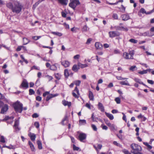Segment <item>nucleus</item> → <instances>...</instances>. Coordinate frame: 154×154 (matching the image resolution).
Instances as JSON below:
<instances>
[{
    "instance_id": "a878e982",
    "label": "nucleus",
    "mask_w": 154,
    "mask_h": 154,
    "mask_svg": "<svg viewBox=\"0 0 154 154\" xmlns=\"http://www.w3.org/2000/svg\"><path fill=\"white\" fill-rule=\"evenodd\" d=\"M119 83L120 84L122 85L130 86L129 83L127 80H125V81L120 82Z\"/></svg>"
},
{
    "instance_id": "aec40b11",
    "label": "nucleus",
    "mask_w": 154,
    "mask_h": 154,
    "mask_svg": "<svg viewBox=\"0 0 154 154\" xmlns=\"http://www.w3.org/2000/svg\"><path fill=\"white\" fill-rule=\"evenodd\" d=\"M78 65L79 67V68H83L88 66V65L87 64H82L80 62H79L78 63Z\"/></svg>"
},
{
    "instance_id": "f8f14e48",
    "label": "nucleus",
    "mask_w": 154,
    "mask_h": 154,
    "mask_svg": "<svg viewBox=\"0 0 154 154\" xmlns=\"http://www.w3.org/2000/svg\"><path fill=\"white\" fill-rule=\"evenodd\" d=\"M61 64L63 66L65 67H69L70 64V62L66 60H63L61 61Z\"/></svg>"
},
{
    "instance_id": "4c0bfd02",
    "label": "nucleus",
    "mask_w": 154,
    "mask_h": 154,
    "mask_svg": "<svg viewBox=\"0 0 154 154\" xmlns=\"http://www.w3.org/2000/svg\"><path fill=\"white\" fill-rule=\"evenodd\" d=\"M129 42L134 44L137 43V40L131 38L129 40Z\"/></svg>"
},
{
    "instance_id": "69168bd1",
    "label": "nucleus",
    "mask_w": 154,
    "mask_h": 154,
    "mask_svg": "<svg viewBox=\"0 0 154 154\" xmlns=\"http://www.w3.org/2000/svg\"><path fill=\"white\" fill-rule=\"evenodd\" d=\"M80 57V56L79 54H77L74 57V58L75 59H79Z\"/></svg>"
},
{
    "instance_id": "2eb2a0df",
    "label": "nucleus",
    "mask_w": 154,
    "mask_h": 154,
    "mask_svg": "<svg viewBox=\"0 0 154 154\" xmlns=\"http://www.w3.org/2000/svg\"><path fill=\"white\" fill-rule=\"evenodd\" d=\"M8 109V106L7 105H5L3 107L1 111V113H4Z\"/></svg>"
},
{
    "instance_id": "ddd939ff",
    "label": "nucleus",
    "mask_w": 154,
    "mask_h": 154,
    "mask_svg": "<svg viewBox=\"0 0 154 154\" xmlns=\"http://www.w3.org/2000/svg\"><path fill=\"white\" fill-rule=\"evenodd\" d=\"M28 135L32 141H35L36 137L35 134L34 133L29 132L28 134Z\"/></svg>"
},
{
    "instance_id": "7c9ffc66",
    "label": "nucleus",
    "mask_w": 154,
    "mask_h": 154,
    "mask_svg": "<svg viewBox=\"0 0 154 154\" xmlns=\"http://www.w3.org/2000/svg\"><path fill=\"white\" fill-rule=\"evenodd\" d=\"M30 42V41L28 40L27 38H23V45H26L29 43Z\"/></svg>"
},
{
    "instance_id": "423d86ee",
    "label": "nucleus",
    "mask_w": 154,
    "mask_h": 154,
    "mask_svg": "<svg viewBox=\"0 0 154 154\" xmlns=\"http://www.w3.org/2000/svg\"><path fill=\"white\" fill-rule=\"evenodd\" d=\"M29 87L28 83L27 81L24 79L22 81L21 85L20 86V88H23L24 89L27 88Z\"/></svg>"
},
{
    "instance_id": "a18cd8bd",
    "label": "nucleus",
    "mask_w": 154,
    "mask_h": 154,
    "mask_svg": "<svg viewBox=\"0 0 154 154\" xmlns=\"http://www.w3.org/2000/svg\"><path fill=\"white\" fill-rule=\"evenodd\" d=\"M115 100L117 104H119L120 103V99L119 97L116 98Z\"/></svg>"
},
{
    "instance_id": "9b49d317",
    "label": "nucleus",
    "mask_w": 154,
    "mask_h": 154,
    "mask_svg": "<svg viewBox=\"0 0 154 154\" xmlns=\"http://www.w3.org/2000/svg\"><path fill=\"white\" fill-rule=\"evenodd\" d=\"M86 137V136L85 134L83 133H81L79 135V138L81 141H82L83 140L85 139Z\"/></svg>"
},
{
    "instance_id": "6ab92c4d",
    "label": "nucleus",
    "mask_w": 154,
    "mask_h": 154,
    "mask_svg": "<svg viewBox=\"0 0 154 154\" xmlns=\"http://www.w3.org/2000/svg\"><path fill=\"white\" fill-rule=\"evenodd\" d=\"M62 103L64 106H68L69 107L71 106V102H68L65 100H63L62 101Z\"/></svg>"
},
{
    "instance_id": "338daca9",
    "label": "nucleus",
    "mask_w": 154,
    "mask_h": 154,
    "mask_svg": "<svg viewBox=\"0 0 154 154\" xmlns=\"http://www.w3.org/2000/svg\"><path fill=\"white\" fill-rule=\"evenodd\" d=\"M22 48V46H19L17 47L16 51H20L21 50Z\"/></svg>"
},
{
    "instance_id": "a19ab883",
    "label": "nucleus",
    "mask_w": 154,
    "mask_h": 154,
    "mask_svg": "<svg viewBox=\"0 0 154 154\" xmlns=\"http://www.w3.org/2000/svg\"><path fill=\"white\" fill-rule=\"evenodd\" d=\"M122 151L124 154H130V153L128 150L125 149H123Z\"/></svg>"
},
{
    "instance_id": "09e8293b",
    "label": "nucleus",
    "mask_w": 154,
    "mask_h": 154,
    "mask_svg": "<svg viewBox=\"0 0 154 154\" xmlns=\"http://www.w3.org/2000/svg\"><path fill=\"white\" fill-rule=\"evenodd\" d=\"M45 77L47 78L49 81H50L53 79V77L51 76H49V75H46Z\"/></svg>"
},
{
    "instance_id": "774afa93",
    "label": "nucleus",
    "mask_w": 154,
    "mask_h": 154,
    "mask_svg": "<svg viewBox=\"0 0 154 154\" xmlns=\"http://www.w3.org/2000/svg\"><path fill=\"white\" fill-rule=\"evenodd\" d=\"M49 94V92L48 91L45 92L43 94V97H45L47 95H48Z\"/></svg>"
},
{
    "instance_id": "393cba45",
    "label": "nucleus",
    "mask_w": 154,
    "mask_h": 154,
    "mask_svg": "<svg viewBox=\"0 0 154 154\" xmlns=\"http://www.w3.org/2000/svg\"><path fill=\"white\" fill-rule=\"evenodd\" d=\"M29 144L30 146L31 151H35V149L32 143L29 141Z\"/></svg>"
},
{
    "instance_id": "39448f33",
    "label": "nucleus",
    "mask_w": 154,
    "mask_h": 154,
    "mask_svg": "<svg viewBox=\"0 0 154 154\" xmlns=\"http://www.w3.org/2000/svg\"><path fill=\"white\" fill-rule=\"evenodd\" d=\"M70 3L69 4V6L74 9L76 6L80 4L79 0H70Z\"/></svg>"
},
{
    "instance_id": "4be33fe9",
    "label": "nucleus",
    "mask_w": 154,
    "mask_h": 154,
    "mask_svg": "<svg viewBox=\"0 0 154 154\" xmlns=\"http://www.w3.org/2000/svg\"><path fill=\"white\" fill-rule=\"evenodd\" d=\"M106 116L110 120H113L114 119V117L112 115L106 112H105Z\"/></svg>"
},
{
    "instance_id": "4468645a",
    "label": "nucleus",
    "mask_w": 154,
    "mask_h": 154,
    "mask_svg": "<svg viewBox=\"0 0 154 154\" xmlns=\"http://www.w3.org/2000/svg\"><path fill=\"white\" fill-rule=\"evenodd\" d=\"M122 20L124 21L130 19V17L128 14H123L121 16Z\"/></svg>"
},
{
    "instance_id": "72a5a7b5",
    "label": "nucleus",
    "mask_w": 154,
    "mask_h": 154,
    "mask_svg": "<svg viewBox=\"0 0 154 154\" xmlns=\"http://www.w3.org/2000/svg\"><path fill=\"white\" fill-rule=\"evenodd\" d=\"M52 33L54 35H55L59 36H60L62 35V34L58 32H52Z\"/></svg>"
},
{
    "instance_id": "b1692460",
    "label": "nucleus",
    "mask_w": 154,
    "mask_h": 154,
    "mask_svg": "<svg viewBox=\"0 0 154 154\" xmlns=\"http://www.w3.org/2000/svg\"><path fill=\"white\" fill-rule=\"evenodd\" d=\"M79 69V66L78 67L77 66L76 64L74 65L72 68V70L75 72H77Z\"/></svg>"
},
{
    "instance_id": "c756f323",
    "label": "nucleus",
    "mask_w": 154,
    "mask_h": 154,
    "mask_svg": "<svg viewBox=\"0 0 154 154\" xmlns=\"http://www.w3.org/2000/svg\"><path fill=\"white\" fill-rule=\"evenodd\" d=\"M56 95H54L53 94H50L49 96H48L46 98V101H48L52 97H54L55 96H56Z\"/></svg>"
},
{
    "instance_id": "4d7b16f0",
    "label": "nucleus",
    "mask_w": 154,
    "mask_h": 154,
    "mask_svg": "<svg viewBox=\"0 0 154 154\" xmlns=\"http://www.w3.org/2000/svg\"><path fill=\"white\" fill-rule=\"evenodd\" d=\"M113 144L115 145H116L118 146H121V145H120L119 143H118L116 141H114L113 142Z\"/></svg>"
},
{
    "instance_id": "13d9d810",
    "label": "nucleus",
    "mask_w": 154,
    "mask_h": 154,
    "mask_svg": "<svg viewBox=\"0 0 154 154\" xmlns=\"http://www.w3.org/2000/svg\"><path fill=\"white\" fill-rule=\"evenodd\" d=\"M136 67V66H132L130 68L129 70L132 71H134V70Z\"/></svg>"
},
{
    "instance_id": "e2e57ef3",
    "label": "nucleus",
    "mask_w": 154,
    "mask_h": 154,
    "mask_svg": "<svg viewBox=\"0 0 154 154\" xmlns=\"http://www.w3.org/2000/svg\"><path fill=\"white\" fill-rule=\"evenodd\" d=\"M116 30H121V26H115L114 27Z\"/></svg>"
},
{
    "instance_id": "dca6fc26",
    "label": "nucleus",
    "mask_w": 154,
    "mask_h": 154,
    "mask_svg": "<svg viewBox=\"0 0 154 154\" xmlns=\"http://www.w3.org/2000/svg\"><path fill=\"white\" fill-rule=\"evenodd\" d=\"M95 46L97 49H101L103 48L102 45L100 43L98 42H96Z\"/></svg>"
},
{
    "instance_id": "0eeeda50",
    "label": "nucleus",
    "mask_w": 154,
    "mask_h": 154,
    "mask_svg": "<svg viewBox=\"0 0 154 154\" xmlns=\"http://www.w3.org/2000/svg\"><path fill=\"white\" fill-rule=\"evenodd\" d=\"M72 94L73 97L76 98H78L80 95L79 91L77 87L75 88Z\"/></svg>"
},
{
    "instance_id": "3c124183",
    "label": "nucleus",
    "mask_w": 154,
    "mask_h": 154,
    "mask_svg": "<svg viewBox=\"0 0 154 154\" xmlns=\"http://www.w3.org/2000/svg\"><path fill=\"white\" fill-rule=\"evenodd\" d=\"M121 6L122 7L121 11L123 13L125 12V7L123 5H122Z\"/></svg>"
},
{
    "instance_id": "58836bf2",
    "label": "nucleus",
    "mask_w": 154,
    "mask_h": 154,
    "mask_svg": "<svg viewBox=\"0 0 154 154\" xmlns=\"http://www.w3.org/2000/svg\"><path fill=\"white\" fill-rule=\"evenodd\" d=\"M134 80L137 83H138L140 84H142L143 85H144L143 83L142 82H141V80L138 78H136L134 79Z\"/></svg>"
},
{
    "instance_id": "a211bd4d",
    "label": "nucleus",
    "mask_w": 154,
    "mask_h": 154,
    "mask_svg": "<svg viewBox=\"0 0 154 154\" xmlns=\"http://www.w3.org/2000/svg\"><path fill=\"white\" fill-rule=\"evenodd\" d=\"M68 122V117L67 116H65L61 122L62 124L63 125H66Z\"/></svg>"
},
{
    "instance_id": "473e14b6",
    "label": "nucleus",
    "mask_w": 154,
    "mask_h": 154,
    "mask_svg": "<svg viewBox=\"0 0 154 154\" xmlns=\"http://www.w3.org/2000/svg\"><path fill=\"white\" fill-rule=\"evenodd\" d=\"M0 142L2 143H5V140L4 137L3 136H1L0 138Z\"/></svg>"
},
{
    "instance_id": "bb28decb",
    "label": "nucleus",
    "mask_w": 154,
    "mask_h": 154,
    "mask_svg": "<svg viewBox=\"0 0 154 154\" xmlns=\"http://www.w3.org/2000/svg\"><path fill=\"white\" fill-rule=\"evenodd\" d=\"M64 75L66 78H67L69 75V71L67 69H66L64 70Z\"/></svg>"
},
{
    "instance_id": "79ce46f5",
    "label": "nucleus",
    "mask_w": 154,
    "mask_h": 154,
    "mask_svg": "<svg viewBox=\"0 0 154 154\" xmlns=\"http://www.w3.org/2000/svg\"><path fill=\"white\" fill-rule=\"evenodd\" d=\"M116 78L119 80H124L125 79H128V78H123L120 76H116Z\"/></svg>"
},
{
    "instance_id": "37998d69",
    "label": "nucleus",
    "mask_w": 154,
    "mask_h": 154,
    "mask_svg": "<svg viewBox=\"0 0 154 154\" xmlns=\"http://www.w3.org/2000/svg\"><path fill=\"white\" fill-rule=\"evenodd\" d=\"M81 83V81L79 80L76 81L74 82V84L76 86H79Z\"/></svg>"
},
{
    "instance_id": "9d476101",
    "label": "nucleus",
    "mask_w": 154,
    "mask_h": 154,
    "mask_svg": "<svg viewBox=\"0 0 154 154\" xmlns=\"http://www.w3.org/2000/svg\"><path fill=\"white\" fill-rule=\"evenodd\" d=\"M19 123V119H15V120L14 124V128L15 129L16 131H19L20 130V128L18 127V126Z\"/></svg>"
},
{
    "instance_id": "ea45409f",
    "label": "nucleus",
    "mask_w": 154,
    "mask_h": 154,
    "mask_svg": "<svg viewBox=\"0 0 154 154\" xmlns=\"http://www.w3.org/2000/svg\"><path fill=\"white\" fill-rule=\"evenodd\" d=\"M55 77L58 80H59L61 78V75L59 73H56L55 74Z\"/></svg>"
},
{
    "instance_id": "680f3d73",
    "label": "nucleus",
    "mask_w": 154,
    "mask_h": 154,
    "mask_svg": "<svg viewBox=\"0 0 154 154\" xmlns=\"http://www.w3.org/2000/svg\"><path fill=\"white\" fill-rule=\"evenodd\" d=\"M77 29H78L77 28L74 27L71 29V31L73 32H76Z\"/></svg>"
},
{
    "instance_id": "cd10ccee",
    "label": "nucleus",
    "mask_w": 154,
    "mask_h": 154,
    "mask_svg": "<svg viewBox=\"0 0 154 154\" xmlns=\"http://www.w3.org/2000/svg\"><path fill=\"white\" fill-rule=\"evenodd\" d=\"M151 70V69H147L146 70H144L141 71L139 72L138 73L140 74H143L146 73L147 72H150Z\"/></svg>"
},
{
    "instance_id": "49530a36",
    "label": "nucleus",
    "mask_w": 154,
    "mask_h": 154,
    "mask_svg": "<svg viewBox=\"0 0 154 154\" xmlns=\"http://www.w3.org/2000/svg\"><path fill=\"white\" fill-rule=\"evenodd\" d=\"M112 17L115 20L118 19V16L116 14H113L112 15Z\"/></svg>"
},
{
    "instance_id": "8fccbe9b",
    "label": "nucleus",
    "mask_w": 154,
    "mask_h": 154,
    "mask_svg": "<svg viewBox=\"0 0 154 154\" xmlns=\"http://www.w3.org/2000/svg\"><path fill=\"white\" fill-rule=\"evenodd\" d=\"M8 148L10 149H14L15 148V146H14L12 145H10L9 146H8Z\"/></svg>"
},
{
    "instance_id": "5fc2aeb1",
    "label": "nucleus",
    "mask_w": 154,
    "mask_h": 154,
    "mask_svg": "<svg viewBox=\"0 0 154 154\" xmlns=\"http://www.w3.org/2000/svg\"><path fill=\"white\" fill-rule=\"evenodd\" d=\"M36 100L38 101H40L42 100V97L39 96H37L36 97Z\"/></svg>"
},
{
    "instance_id": "e433bc0d",
    "label": "nucleus",
    "mask_w": 154,
    "mask_h": 154,
    "mask_svg": "<svg viewBox=\"0 0 154 154\" xmlns=\"http://www.w3.org/2000/svg\"><path fill=\"white\" fill-rule=\"evenodd\" d=\"M50 69L51 70H56L57 69V68L55 65H53L51 66Z\"/></svg>"
},
{
    "instance_id": "f257e3e1",
    "label": "nucleus",
    "mask_w": 154,
    "mask_h": 154,
    "mask_svg": "<svg viewBox=\"0 0 154 154\" xmlns=\"http://www.w3.org/2000/svg\"><path fill=\"white\" fill-rule=\"evenodd\" d=\"M6 5L13 13L16 14L20 13L23 8V5L22 4L17 1L14 2L12 3H8Z\"/></svg>"
},
{
    "instance_id": "864d4df0",
    "label": "nucleus",
    "mask_w": 154,
    "mask_h": 154,
    "mask_svg": "<svg viewBox=\"0 0 154 154\" xmlns=\"http://www.w3.org/2000/svg\"><path fill=\"white\" fill-rule=\"evenodd\" d=\"M42 1H40L39 0L38 2H36L35 3L34 5H33V7H35V8L39 4V3L42 2Z\"/></svg>"
},
{
    "instance_id": "2f4dec72",
    "label": "nucleus",
    "mask_w": 154,
    "mask_h": 154,
    "mask_svg": "<svg viewBox=\"0 0 154 154\" xmlns=\"http://www.w3.org/2000/svg\"><path fill=\"white\" fill-rule=\"evenodd\" d=\"M37 143L38 145V148L40 149H42V147L41 142L40 140H38L37 141Z\"/></svg>"
},
{
    "instance_id": "603ef678",
    "label": "nucleus",
    "mask_w": 154,
    "mask_h": 154,
    "mask_svg": "<svg viewBox=\"0 0 154 154\" xmlns=\"http://www.w3.org/2000/svg\"><path fill=\"white\" fill-rule=\"evenodd\" d=\"M34 125L37 128H38L39 127V124L38 122H35L34 123Z\"/></svg>"
},
{
    "instance_id": "0e129e2a",
    "label": "nucleus",
    "mask_w": 154,
    "mask_h": 154,
    "mask_svg": "<svg viewBox=\"0 0 154 154\" xmlns=\"http://www.w3.org/2000/svg\"><path fill=\"white\" fill-rule=\"evenodd\" d=\"M147 82L149 83L152 85L154 83V81H153L152 80H148Z\"/></svg>"
},
{
    "instance_id": "6e6d98bb",
    "label": "nucleus",
    "mask_w": 154,
    "mask_h": 154,
    "mask_svg": "<svg viewBox=\"0 0 154 154\" xmlns=\"http://www.w3.org/2000/svg\"><path fill=\"white\" fill-rule=\"evenodd\" d=\"M35 69L36 70H38L39 69L38 67L35 66H34L32 67L31 69V70H33V69Z\"/></svg>"
},
{
    "instance_id": "412c9836",
    "label": "nucleus",
    "mask_w": 154,
    "mask_h": 154,
    "mask_svg": "<svg viewBox=\"0 0 154 154\" xmlns=\"http://www.w3.org/2000/svg\"><path fill=\"white\" fill-rule=\"evenodd\" d=\"M58 2L61 4L66 5L68 3V0H58Z\"/></svg>"
},
{
    "instance_id": "20e7f679",
    "label": "nucleus",
    "mask_w": 154,
    "mask_h": 154,
    "mask_svg": "<svg viewBox=\"0 0 154 154\" xmlns=\"http://www.w3.org/2000/svg\"><path fill=\"white\" fill-rule=\"evenodd\" d=\"M134 55V50H132L129 51L128 54L127 52L124 53L123 56L124 58L126 59H133V56Z\"/></svg>"
},
{
    "instance_id": "c03bdc74",
    "label": "nucleus",
    "mask_w": 154,
    "mask_h": 154,
    "mask_svg": "<svg viewBox=\"0 0 154 154\" xmlns=\"http://www.w3.org/2000/svg\"><path fill=\"white\" fill-rule=\"evenodd\" d=\"M91 126L93 130L95 131H96L97 130V128L96 126L92 124Z\"/></svg>"
},
{
    "instance_id": "f03ea898",
    "label": "nucleus",
    "mask_w": 154,
    "mask_h": 154,
    "mask_svg": "<svg viewBox=\"0 0 154 154\" xmlns=\"http://www.w3.org/2000/svg\"><path fill=\"white\" fill-rule=\"evenodd\" d=\"M132 149L131 152L134 154H142L141 152L142 151L141 147L137 144L132 143L131 145Z\"/></svg>"
},
{
    "instance_id": "6e6552de",
    "label": "nucleus",
    "mask_w": 154,
    "mask_h": 154,
    "mask_svg": "<svg viewBox=\"0 0 154 154\" xmlns=\"http://www.w3.org/2000/svg\"><path fill=\"white\" fill-rule=\"evenodd\" d=\"M153 12H154V8L151 11L147 12H146L145 10L143 8H141L140 10V12H138V14L140 15V13H141L143 14L145 13L146 14H149L153 13Z\"/></svg>"
},
{
    "instance_id": "de8ad7c7",
    "label": "nucleus",
    "mask_w": 154,
    "mask_h": 154,
    "mask_svg": "<svg viewBox=\"0 0 154 154\" xmlns=\"http://www.w3.org/2000/svg\"><path fill=\"white\" fill-rule=\"evenodd\" d=\"M29 94L30 95L34 94L35 93L34 91L31 89H30L29 90Z\"/></svg>"
},
{
    "instance_id": "7ed1b4c3",
    "label": "nucleus",
    "mask_w": 154,
    "mask_h": 154,
    "mask_svg": "<svg viewBox=\"0 0 154 154\" xmlns=\"http://www.w3.org/2000/svg\"><path fill=\"white\" fill-rule=\"evenodd\" d=\"M13 107L15 111L21 113L23 110V105L20 102L17 101L14 104Z\"/></svg>"
},
{
    "instance_id": "052dcab7",
    "label": "nucleus",
    "mask_w": 154,
    "mask_h": 154,
    "mask_svg": "<svg viewBox=\"0 0 154 154\" xmlns=\"http://www.w3.org/2000/svg\"><path fill=\"white\" fill-rule=\"evenodd\" d=\"M73 149L74 150H78L79 149V148L76 146L75 145H73Z\"/></svg>"
},
{
    "instance_id": "5701e85b",
    "label": "nucleus",
    "mask_w": 154,
    "mask_h": 154,
    "mask_svg": "<svg viewBox=\"0 0 154 154\" xmlns=\"http://www.w3.org/2000/svg\"><path fill=\"white\" fill-rule=\"evenodd\" d=\"M89 97L90 100H94V95L92 92L90 91L89 92Z\"/></svg>"
},
{
    "instance_id": "1a4fd4ad",
    "label": "nucleus",
    "mask_w": 154,
    "mask_h": 154,
    "mask_svg": "<svg viewBox=\"0 0 154 154\" xmlns=\"http://www.w3.org/2000/svg\"><path fill=\"white\" fill-rule=\"evenodd\" d=\"M109 37L112 38L119 35V34L116 31H110L109 32Z\"/></svg>"
},
{
    "instance_id": "bf43d9fd",
    "label": "nucleus",
    "mask_w": 154,
    "mask_h": 154,
    "mask_svg": "<svg viewBox=\"0 0 154 154\" xmlns=\"http://www.w3.org/2000/svg\"><path fill=\"white\" fill-rule=\"evenodd\" d=\"M92 40V39L91 38H88L87 40V41L86 42V44H88V45L90 43Z\"/></svg>"
},
{
    "instance_id": "c9c22d12",
    "label": "nucleus",
    "mask_w": 154,
    "mask_h": 154,
    "mask_svg": "<svg viewBox=\"0 0 154 154\" xmlns=\"http://www.w3.org/2000/svg\"><path fill=\"white\" fill-rule=\"evenodd\" d=\"M79 123L81 125H85L86 124V121L85 120H80L79 121Z\"/></svg>"
},
{
    "instance_id": "f3484780",
    "label": "nucleus",
    "mask_w": 154,
    "mask_h": 154,
    "mask_svg": "<svg viewBox=\"0 0 154 154\" xmlns=\"http://www.w3.org/2000/svg\"><path fill=\"white\" fill-rule=\"evenodd\" d=\"M98 108L101 112H103L104 111V107L102 104L100 102L98 103Z\"/></svg>"
},
{
    "instance_id": "f704fd0d",
    "label": "nucleus",
    "mask_w": 154,
    "mask_h": 154,
    "mask_svg": "<svg viewBox=\"0 0 154 154\" xmlns=\"http://www.w3.org/2000/svg\"><path fill=\"white\" fill-rule=\"evenodd\" d=\"M94 148L97 151L98 149H100L102 147V145L101 144H98L97 147H96L95 146H94Z\"/></svg>"
},
{
    "instance_id": "c85d7f7f",
    "label": "nucleus",
    "mask_w": 154,
    "mask_h": 154,
    "mask_svg": "<svg viewBox=\"0 0 154 154\" xmlns=\"http://www.w3.org/2000/svg\"><path fill=\"white\" fill-rule=\"evenodd\" d=\"M89 29V28L86 25L84 26L82 29V31L83 32H86L88 31Z\"/></svg>"
}]
</instances>
